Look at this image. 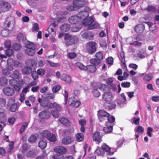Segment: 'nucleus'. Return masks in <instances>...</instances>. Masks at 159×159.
I'll return each instance as SVG.
<instances>
[{
    "label": "nucleus",
    "mask_w": 159,
    "mask_h": 159,
    "mask_svg": "<svg viewBox=\"0 0 159 159\" xmlns=\"http://www.w3.org/2000/svg\"><path fill=\"white\" fill-rule=\"evenodd\" d=\"M113 96L112 93L109 92H105L102 95V99L104 102H109L112 101L113 99Z\"/></svg>",
    "instance_id": "obj_8"
},
{
    "label": "nucleus",
    "mask_w": 159,
    "mask_h": 159,
    "mask_svg": "<svg viewBox=\"0 0 159 159\" xmlns=\"http://www.w3.org/2000/svg\"><path fill=\"white\" fill-rule=\"evenodd\" d=\"M59 121L64 125L69 126L70 125V122L69 120L65 117L60 118L59 119Z\"/></svg>",
    "instance_id": "obj_27"
},
{
    "label": "nucleus",
    "mask_w": 159,
    "mask_h": 159,
    "mask_svg": "<svg viewBox=\"0 0 159 159\" xmlns=\"http://www.w3.org/2000/svg\"><path fill=\"white\" fill-rule=\"evenodd\" d=\"M96 43L94 41H90L86 43V50L89 53L93 54L96 51Z\"/></svg>",
    "instance_id": "obj_5"
},
{
    "label": "nucleus",
    "mask_w": 159,
    "mask_h": 159,
    "mask_svg": "<svg viewBox=\"0 0 159 159\" xmlns=\"http://www.w3.org/2000/svg\"><path fill=\"white\" fill-rule=\"evenodd\" d=\"M55 97V95L53 93H48L46 94V98L47 99H53Z\"/></svg>",
    "instance_id": "obj_59"
},
{
    "label": "nucleus",
    "mask_w": 159,
    "mask_h": 159,
    "mask_svg": "<svg viewBox=\"0 0 159 159\" xmlns=\"http://www.w3.org/2000/svg\"><path fill=\"white\" fill-rule=\"evenodd\" d=\"M39 75L42 77L43 76L45 73V70L42 68H39L36 71Z\"/></svg>",
    "instance_id": "obj_47"
},
{
    "label": "nucleus",
    "mask_w": 159,
    "mask_h": 159,
    "mask_svg": "<svg viewBox=\"0 0 159 159\" xmlns=\"http://www.w3.org/2000/svg\"><path fill=\"white\" fill-rule=\"evenodd\" d=\"M93 19L92 17H89L88 18L84 20L82 22V24L84 25L89 26L93 23Z\"/></svg>",
    "instance_id": "obj_24"
},
{
    "label": "nucleus",
    "mask_w": 159,
    "mask_h": 159,
    "mask_svg": "<svg viewBox=\"0 0 159 159\" xmlns=\"http://www.w3.org/2000/svg\"><path fill=\"white\" fill-rule=\"evenodd\" d=\"M64 39V43L67 47L75 44L79 41V39L77 37L72 36L67 33L65 34Z\"/></svg>",
    "instance_id": "obj_2"
},
{
    "label": "nucleus",
    "mask_w": 159,
    "mask_h": 159,
    "mask_svg": "<svg viewBox=\"0 0 159 159\" xmlns=\"http://www.w3.org/2000/svg\"><path fill=\"white\" fill-rule=\"evenodd\" d=\"M25 64L26 65L31 68L36 66L37 63L34 59H30L26 61Z\"/></svg>",
    "instance_id": "obj_22"
},
{
    "label": "nucleus",
    "mask_w": 159,
    "mask_h": 159,
    "mask_svg": "<svg viewBox=\"0 0 159 159\" xmlns=\"http://www.w3.org/2000/svg\"><path fill=\"white\" fill-rule=\"evenodd\" d=\"M147 10L149 12H154L156 11V8L155 7L150 5L148 6Z\"/></svg>",
    "instance_id": "obj_62"
},
{
    "label": "nucleus",
    "mask_w": 159,
    "mask_h": 159,
    "mask_svg": "<svg viewBox=\"0 0 159 159\" xmlns=\"http://www.w3.org/2000/svg\"><path fill=\"white\" fill-rule=\"evenodd\" d=\"M11 6L9 3L4 1L0 2V8L4 12L8 11L11 8Z\"/></svg>",
    "instance_id": "obj_10"
},
{
    "label": "nucleus",
    "mask_w": 159,
    "mask_h": 159,
    "mask_svg": "<svg viewBox=\"0 0 159 159\" xmlns=\"http://www.w3.org/2000/svg\"><path fill=\"white\" fill-rule=\"evenodd\" d=\"M58 24V23L56 21L51 23L48 28V32L50 34L52 33H55L56 31V27L57 25Z\"/></svg>",
    "instance_id": "obj_13"
},
{
    "label": "nucleus",
    "mask_w": 159,
    "mask_h": 159,
    "mask_svg": "<svg viewBox=\"0 0 159 159\" xmlns=\"http://www.w3.org/2000/svg\"><path fill=\"white\" fill-rule=\"evenodd\" d=\"M38 101L42 107H47L48 103L47 104H46L45 100H43L40 98H39L38 99Z\"/></svg>",
    "instance_id": "obj_44"
},
{
    "label": "nucleus",
    "mask_w": 159,
    "mask_h": 159,
    "mask_svg": "<svg viewBox=\"0 0 159 159\" xmlns=\"http://www.w3.org/2000/svg\"><path fill=\"white\" fill-rule=\"evenodd\" d=\"M12 47L14 50L17 51L19 50L20 49L21 46L18 43H15L13 45Z\"/></svg>",
    "instance_id": "obj_61"
},
{
    "label": "nucleus",
    "mask_w": 159,
    "mask_h": 159,
    "mask_svg": "<svg viewBox=\"0 0 159 159\" xmlns=\"http://www.w3.org/2000/svg\"><path fill=\"white\" fill-rule=\"evenodd\" d=\"M18 83V80L17 81L14 78L10 80L9 81L10 84L12 86H13L16 84H17Z\"/></svg>",
    "instance_id": "obj_55"
},
{
    "label": "nucleus",
    "mask_w": 159,
    "mask_h": 159,
    "mask_svg": "<svg viewBox=\"0 0 159 159\" xmlns=\"http://www.w3.org/2000/svg\"><path fill=\"white\" fill-rule=\"evenodd\" d=\"M36 139V136L34 135H32L28 139V141L30 143H34Z\"/></svg>",
    "instance_id": "obj_57"
},
{
    "label": "nucleus",
    "mask_w": 159,
    "mask_h": 159,
    "mask_svg": "<svg viewBox=\"0 0 159 159\" xmlns=\"http://www.w3.org/2000/svg\"><path fill=\"white\" fill-rule=\"evenodd\" d=\"M53 159H63L64 156L57 154L53 155L52 156Z\"/></svg>",
    "instance_id": "obj_56"
},
{
    "label": "nucleus",
    "mask_w": 159,
    "mask_h": 159,
    "mask_svg": "<svg viewBox=\"0 0 159 159\" xmlns=\"http://www.w3.org/2000/svg\"><path fill=\"white\" fill-rule=\"evenodd\" d=\"M109 116V113L104 110H100L98 111V118L100 122L106 123L107 117Z\"/></svg>",
    "instance_id": "obj_4"
},
{
    "label": "nucleus",
    "mask_w": 159,
    "mask_h": 159,
    "mask_svg": "<svg viewBox=\"0 0 159 159\" xmlns=\"http://www.w3.org/2000/svg\"><path fill=\"white\" fill-rule=\"evenodd\" d=\"M47 145V143L46 141L43 139L40 140L38 143L39 147L42 149L45 148L46 147Z\"/></svg>",
    "instance_id": "obj_36"
},
{
    "label": "nucleus",
    "mask_w": 159,
    "mask_h": 159,
    "mask_svg": "<svg viewBox=\"0 0 159 159\" xmlns=\"http://www.w3.org/2000/svg\"><path fill=\"white\" fill-rule=\"evenodd\" d=\"M110 150V148L106 144L104 143L102 146V148L97 149L96 152L97 153L98 155H101L102 154L103 152H108Z\"/></svg>",
    "instance_id": "obj_6"
},
{
    "label": "nucleus",
    "mask_w": 159,
    "mask_h": 159,
    "mask_svg": "<svg viewBox=\"0 0 159 159\" xmlns=\"http://www.w3.org/2000/svg\"><path fill=\"white\" fill-rule=\"evenodd\" d=\"M102 137L100 135V133L96 131L93 134L92 138L94 141H97L99 144L102 140Z\"/></svg>",
    "instance_id": "obj_15"
},
{
    "label": "nucleus",
    "mask_w": 159,
    "mask_h": 159,
    "mask_svg": "<svg viewBox=\"0 0 159 159\" xmlns=\"http://www.w3.org/2000/svg\"><path fill=\"white\" fill-rule=\"evenodd\" d=\"M70 28V25L68 24H63L60 27V29L63 32H66L69 30Z\"/></svg>",
    "instance_id": "obj_25"
},
{
    "label": "nucleus",
    "mask_w": 159,
    "mask_h": 159,
    "mask_svg": "<svg viewBox=\"0 0 159 159\" xmlns=\"http://www.w3.org/2000/svg\"><path fill=\"white\" fill-rule=\"evenodd\" d=\"M92 93L93 96L95 98H98L101 95L100 92L97 89H93L92 91Z\"/></svg>",
    "instance_id": "obj_43"
},
{
    "label": "nucleus",
    "mask_w": 159,
    "mask_h": 159,
    "mask_svg": "<svg viewBox=\"0 0 159 159\" xmlns=\"http://www.w3.org/2000/svg\"><path fill=\"white\" fill-rule=\"evenodd\" d=\"M47 139L50 142L53 143L55 142L56 140L55 135L51 133L49 134Z\"/></svg>",
    "instance_id": "obj_34"
},
{
    "label": "nucleus",
    "mask_w": 159,
    "mask_h": 159,
    "mask_svg": "<svg viewBox=\"0 0 159 159\" xmlns=\"http://www.w3.org/2000/svg\"><path fill=\"white\" fill-rule=\"evenodd\" d=\"M61 80L64 81L67 83H70L71 81V77L70 75L66 74H62L61 77Z\"/></svg>",
    "instance_id": "obj_26"
},
{
    "label": "nucleus",
    "mask_w": 159,
    "mask_h": 159,
    "mask_svg": "<svg viewBox=\"0 0 159 159\" xmlns=\"http://www.w3.org/2000/svg\"><path fill=\"white\" fill-rule=\"evenodd\" d=\"M22 72L24 74L29 75L32 72V69L29 66H25L22 69Z\"/></svg>",
    "instance_id": "obj_31"
},
{
    "label": "nucleus",
    "mask_w": 159,
    "mask_h": 159,
    "mask_svg": "<svg viewBox=\"0 0 159 159\" xmlns=\"http://www.w3.org/2000/svg\"><path fill=\"white\" fill-rule=\"evenodd\" d=\"M87 2L85 0H75L73 4L75 6L79 7H84L86 4Z\"/></svg>",
    "instance_id": "obj_14"
},
{
    "label": "nucleus",
    "mask_w": 159,
    "mask_h": 159,
    "mask_svg": "<svg viewBox=\"0 0 159 159\" xmlns=\"http://www.w3.org/2000/svg\"><path fill=\"white\" fill-rule=\"evenodd\" d=\"M152 75L150 74L145 75L143 77V80L147 81H150L152 78Z\"/></svg>",
    "instance_id": "obj_45"
},
{
    "label": "nucleus",
    "mask_w": 159,
    "mask_h": 159,
    "mask_svg": "<svg viewBox=\"0 0 159 159\" xmlns=\"http://www.w3.org/2000/svg\"><path fill=\"white\" fill-rule=\"evenodd\" d=\"M25 83V82L23 80H19L18 84H16L13 86L14 90L16 92L20 91L21 87Z\"/></svg>",
    "instance_id": "obj_18"
},
{
    "label": "nucleus",
    "mask_w": 159,
    "mask_h": 159,
    "mask_svg": "<svg viewBox=\"0 0 159 159\" xmlns=\"http://www.w3.org/2000/svg\"><path fill=\"white\" fill-rule=\"evenodd\" d=\"M88 15L86 11H80L77 15H75L70 17L68 20L71 24H75L78 22H80L82 19L84 20Z\"/></svg>",
    "instance_id": "obj_1"
},
{
    "label": "nucleus",
    "mask_w": 159,
    "mask_h": 159,
    "mask_svg": "<svg viewBox=\"0 0 159 159\" xmlns=\"http://www.w3.org/2000/svg\"><path fill=\"white\" fill-rule=\"evenodd\" d=\"M4 46L7 48H10L11 47V42L10 41H7L4 43Z\"/></svg>",
    "instance_id": "obj_64"
},
{
    "label": "nucleus",
    "mask_w": 159,
    "mask_h": 159,
    "mask_svg": "<svg viewBox=\"0 0 159 159\" xmlns=\"http://www.w3.org/2000/svg\"><path fill=\"white\" fill-rule=\"evenodd\" d=\"M84 136L83 134L80 133L75 134V138L77 142H81L84 140Z\"/></svg>",
    "instance_id": "obj_32"
},
{
    "label": "nucleus",
    "mask_w": 159,
    "mask_h": 159,
    "mask_svg": "<svg viewBox=\"0 0 159 159\" xmlns=\"http://www.w3.org/2000/svg\"><path fill=\"white\" fill-rule=\"evenodd\" d=\"M60 111H57L54 110H52L51 113L52 116L55 118H58L59 117V112Z\"/></svg>",
    "instance_id": "obj_53"
},
{
    "label": "nucleus",
    "mask_w": 159,
    "mask_h": 159,
    "mask_svg": "<svg viewBox=\"0 0 159 159\" xmlns=\"http://www.w3.org/2000/svg\"><path fill=\"white\" fill-rule=\"evenodd\" d=\"M130 83L129 82H123L121 83V86L123 88H129L130 86Z\"/></svg>",
    "instance_id": "obj_63"
},
{
    "label": "nucleus",
    "mask_w": 159,
    "mask_h": 159,
    "mask_svg": "<svg viewBox=\"0 0 159 159\" xmlns=\"http://www.w3.org/2000/svg\"><path fill=\"white\" fill-rule=\"evenodd\" d=\"M136 131L139 134H143L144 132V129L142 126H139L136 129Z\"/></svg>",
    "instance_id": "obj_54"
},
{
    "label": "nucleus",
    "mask_w": 159,
    "mask_h": 159,
    "mask_svg": "<svg viewBox=\"0 0 159 159\" xmlns=\"http://www.w3.org/2000/svg\"><path fill=\"white\" fill-rule=\"evenodd\" d=\"M50 133V132H49L48 131L46 130H45L43 131L41 133V135L43 137H45L47 138L48 136V135Z\"/></svg>",
    "instance_id": "obj_60"
},
{
    "label": "nucleus",
    "mask_w": 159,
    "mask_h": 159,
    "mask_svg": "<svg viewBox=\"0 0 159 159\" xmlns=\"http://www.w3.org/2000/svg\"><path fill=\"white\" fill-rule=\"evenodd\" d=\"M103 106L106 109L111 110L115 109L116 107V105L114 102L112 101H110L109 102H104Z\"/></svg>",
    "instance_id": "obj_9"
},
{
    "label": "nucleus",
    "mask_w": 159,
    "mask_h": 159,
    "mask_svg": "<svg viewBox=\"0 0 159 159\" xmlns=\"http://www.w3.org/2000/svg\"><path fill=\"white\" fill-rule=\"evenodd\" d=\"M5 54L7 56H11L14 55V52L12 49L8 48L6 50Z\"/></svg>",
    "instance_id": "obj_49"
},
{
    "label": "nucleus",
    "mask_w": 159,
    "mask_h": 159,
    "mask_svg": "<svg viewBox=\"0 0 159 159\" xmlns=\"http://www.w3.org/2000/svg\"><path fill=\"white\" fill-rule=\"evenodd\" d=\"M82 36L83 38L90 40L93 39L94 35L91 33H84L82 34Z\"/></svg>",
    "instance_id": "obj_28"
},
{
    "label": "nucleus",
    "mask_w": 159,
    "mask_h": 159,
    "mask_svg": "<svg viewBox=\"0 0 159 159\" xmlns=\"http://www.w3.org/2000/svg\"><path fill=\"white\" fill-rule=\"evenodd\" d=\"M30 146L26 143H25L23 144L22 146V152L24 153L30 148Z\"/></svg>",
    "instance_id": "obj_41"
},
{
    "label": "nucleus",
    "mask_w": 159,
    "mask_h": 159,
    "mask_svg": "<svg viewBox=\"0 0 159 159\" xmlns=\"http://www.w3.org/2000/svg\"><path fill=\"white\" fill-rule=\"evenodd\" d=\"M7 80L5 77H1L0 78V85L5 86L7 84Z\"/></svg>",
    "instance_id": "obj_39"
},
{
    "label": "nucleus",
    "mask_w": 159,
    "mask_h": 159,
    "mask_svg": "<svg viewBox=\"0 0 159 159\" xmlns=\"http://www.w3.org/2000/svg\"><path fill=\"white\" fill-rule=\"evenodd\" d=\"M101 62V61L96 58H92L90 60V62L95 66L99 65Z\"/></svg>",
    "instance_id": "obj_37"
},
{
    "label": "nucleus",
    "mask_w": 159,
    "mask_h": 159,
    "mask_svg": "<svg viewBox=\"0 0 159 159\" xmlns=\"http://www.w3.org/2000/svg\"><path fill=\"white\" fill-rule=\"evenodd\" d=\"M75 65L81 70L85 71L86 66H84L82 63L79 62H77L75 64Z\"/></svg>",
    "instance_id": "obj_40"
},
{
    "label": "nucleus",
    "mask_w": 159,
    "mask_h": 159,
    "mask_svg": "<svg viewBox=\"0 0 159 159\" xmlns=\"http://www.w3.org/2000/svg\"><path fill=\"white\" fill-rule=\"evenodd\" d=\"M20 74L19 71L17 70H14L13 72V74L11 75L10 77L16 79H19L20 78Z\"/></svg>",
    "instance_id": "obj_33"
},
{
    "label": "nucleus",
    "mask_w": 159,
    "mask_h": 159,
    "mask_svg": "<svg viewBox=\"0 0 159 159\" xmlns=\"http://www.w3.org/2000/svg\"><path fill=\"white\" fill-rule=\"evenodd\" d=\"M145 29V26L143 24H138L136 25L134 27V30L138 33H143Z\"/></svg>",
    "instance_id": "obj_16"
},
{
    "label": "nucleus",
    "mask_w": 159,
    "mask_h": 159,
    "mask_svg": "<svg viewBox=\"0 0 159 159\" xmlns=\"http://www.w3.org/2000/svg\"><path fill=\"white\" fill-rule=\"evenodd\" d=\"M74 98H70L69 99V101L70 106H72L75 107H78L80 104V102L79 101H75Z\"/></svg>",
    "instance_id": "obj_23"
},
{
    "label": "nucleus",
    "mask_w": 159,
    "mask_h": 159,
    "mask_svg": "<svg viewBox=\"0 0 159 159\" xmlns=\"http://www.w3.org/2000/svg\"><path fill=\"white\" fill-rule=\"evenodd\" d=\"M28 124L27 122H25L23 123L22 126L19 130V133L20 134H22L24 131L25 129L27 127Z\"/></svg>",
    "instance_id": "obj_38"
},
{
    "label": "nucleus",
    "mask_w": 159,
    "mask_h": 159,
    "mask_svg": "<svg viewBox=\"0 0 159 159\" xmlns=\"http://www.w3.org/2000/svg\"><path fill=\"white\" fill-rule=\"evenodd\" d=\"M4 93L6 95L10 96H12L15 94L14 89L10 87H5L3 89Z\"/></svg>",
    "instance_id": "obj_11"
},
{
    "label": "nucleus",
    "mask_w": 159,
    "mask_h": 159,
    "mask_svg": "<svg viewBox=\"0 0 159 159\" xmlns=\"http://www.w3.org/2000/svg\"><path fill=\"white\" fill-rule=\"evenodd\" d=\"M54 151L58 153L64 154L67 151L66 149L62 146H57L54 148Z\"/></svg>",
    "instance_id": "obj_12"
},
{
    "label": "nucleus",
    "mask_w": 159,
    "mask_h": 159,
    "mask_svg": "<svg viewBox=\"0 0 159 159\" xmlns=\"http://www.w3.org/2000/svg\"><path fill=\"white\" fill-rule=\"evenodd\" d=\"M47 107L49 108H53L54 109V110H57V111H61L62 109L61 105L55 102L53 103L51 102H48L47 104Z\"/></svg>",
    "instance_id": "obj_7"
},
{
    "label": "nucleus",
    "mask_w": 159,
    "mask_h": 159,
    "mask_svg": "<svg viewBox=\"0 0 159 159\" xmlns=\"http://www.w3.org/2000/svg\"><path fill=\"white\" fill-rule=\"evenodd\" d=\"M95 55L96 58L100 61L102 59L103 57V55L101 52H96Z\"/></svg>",
    "instance_id": "obj_48"
},
{
    "label": "nucleus",
    "mask_w": 159,
    "mask_h": 159,
    "mask_svg": "<svg viewBox=\"0 0 159 159\" xmlns=\"http://www.w3.org/2000/svg\"><path fill=\"white\" fill-rule=\"evenodd\" d=\"M99 26V24L94 21L93 22L92 24L89 26L88 27V29L89 30L95 29L98 28Z\"/></svg>",
    "instance_id": "obj_42"
},
{
    "label": "nucleus",
    "mask_w": 159,
    "mask_h": 159,
    "mask_svg": "<svg viewBox=\"0 0 159 159\" xmlns=\"http://www.w3.org/2000/svg\"><path fill=\"white\" fill-rule=\"evenodd\" d=\"M107 121H106V123L114 125L113 123L115 120V118L113 116L109 114V116L107 117Z\"/></svg>",
    "instance_id": "obj_30"
},
{
    "label": "nucleus",
    "mask_w": 159,
    "mask_h": 159,
    "mask_svg": "<svg viewBox=\"0 0 159 159\" xmlns=\"http://www.w3.org/2000/svg\"><path fill=\"white\" fill-rule=\"evenodd\" d=\"M120 60H121V62L122 63L123 66L125 67H126L125 59V53L123 51H121L120 52Z\"/></svg>",
    "instance_id": "obj_35"
},
{
    "label": "nucleus",
    "mask_w": 159,
    "mask_h": 159,
    "mask_svg": "<svg viewBox=\"0 0 159 159\" xmlns=\"http://www.w3.org/2000/svg\"><path fill=\"white\" fill-rule=\"evenodd\" d=\"M61 88V87L59 85H55L53 87L52 91L54 93H56Z\"/></svg>",
    "instance_id": "obj_51"
},
{
    "label": "nucleus",
    "mask_w": 159,
    "mask_h": 159,
    "mask_svg": "<svg viewBox=\"0 0 159 159\" xmlns=\"http://www.w3.org/2000/svg\"><path fill=\"white\" fill-rule=\"evenodd\" d=\"M31 75L34 80H36L39 78V75L37 71H32Z\"/></svg>",
    "instance_id": "obj_50"
},
{
    "label": "nucleus",
    "mask_w": 159,
    "mask_h": 159,
    "mask_svg": "<svg viewBox=\"0 0 159 159\" xmlns=\"http://www.w3.org/2000/svg\"><path fill=\"white\" fill-rule=\"evenodd\" d=\"M73 138L70 136H66L62 140V143L64 144L68 145L71 144L73 142Z\"/></svg>",
    "instance_id": "obj_21"
},
{
    "label": "nucleus",
    "mask_w": 159,
    "mask_h": 159,
    "mask_svg": "<svg viewBox=\"0 0 159 159\" xmlns=\"http://www.w3.org/2000/svg\"><path fill=\"white\" fill-rule=\"evenodd\" d=\"M96 70V68L94 66L92 65H89L86 66L85 71L87 70L90 73H93Z\"/></svg>",
    "instance_id": "obj_29"
},
{
    "label": "nucleus",
    "mask_w": 159,
    "mask_h": 159,
    "mask_svg": "<svg viewBox=\"0 0 159 159\" xmlns=\"http://www.w3.org/2000/svg\"><path fill=\"white\" fill-rule=\"evenodd\" d=\"M113 125L107 124L105 123V126L103 128V130L106 134L111 133L113 130Z\"/></svg>",
    "instance_id": "obj_19"
},
{
    "label": "nucleus",
    "mask_w": 159,
    "mask_h": 159,
    "mask_svg": "<svg viewBox=\"0 0 159 159\" xmlns=\"http://www.w3.org/2000/svg\"><path fill=\"white\" fill-rule=\"evenodd\" d=\"M17 104L15 103L11 104L10 108V111L12 112H15L17 109Z\"/></svg>",
    "instance_id": "obj_52"
},
{
    "label": "nucleus",
    "mask_w": 159,
    "mask_h": 159,
    "mask_svg": "<svg viewBox=\"0 0 159 159\" xmlns=\"http://www.w3.org/2000/svg\"><path fill=\"white\" fill-rule=\"evenodd\" d=\"M6 104V101L3 98H0V107H5Z\"/></svg>",
    "instance_id": "obj_58"
},
{
    "label": "nucleus",
    "mask_w": 159,
    "mask_h": 159,
    "mask_svg": "<svg viewBox=\"0 0 159 159\" xmlns=\"http://www.w3.org/2000/svg\"><path fill=\"white\" fill-rule=\"evenodd\" d=\"M39 116L42 119H47L50 117V113L47 111H43L39 113Z\"/></svg>",
    "instance_id": "obj_17"
},
{
    "label": "nucleus",
    "mask_w": 159,
    "mask_h": 159,
    "mask_svg": "<svg viewBox=\"0 0 159 159\" xmlns=\"http://www.w3.org/2000/svg\"><path fill=\"white\" fill-rule=\"evenodd\" d=\"M67 57L71 59L75 58L77 56L76 53L74 52H69L67 54Z\"/></svg>",
    "instance_id": "obj_46"
},
{
    "label": "nucleus",
    "mask_w": 159,
    "mask_h": 159,
    "mask_svg": "<svg viewBox=\"0 0 159 159\" xmlns=\"http://www.w3.org/2000/svg\"><path fill=\"white\" fill-rule=\"evenodd\" d=\"M26 48L25 50V53L28 55L33 56L35 53L36 46L33 42H29L25 45Z\"/></svg>",
    "instance_id": "obj_3"
},
{
    "label": "nucleus",
    "mask_w": 159,
    "mask_h": 159,
    "mask_svg": "<svg viewBox=\"0 0 159 159\" xmlns=\"http://www.w3.org/2000/svg\"><path fill=\"white\" fill-rule=\"evenodd\" d=\"M5 110L3 108H0V122L4 123L6 118V115L5 113Z\"/></svg>",
    "instance_id": "obj_20"
}]
</instances>
